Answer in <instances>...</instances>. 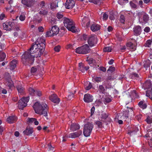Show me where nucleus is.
I'll use <instances>...</instances> for the list:
<instances>
[{
  "label": "nucleus",
  "mask_w": 152,
  "mask_h": 152,
  "mask_svg": "<svg viewBox=\"0 0 152 152\" xmlns=\"http://www.w3.org/2000/svg\"><path fill=\"white\" fill-rule=\"evenodd\" d=\"M83 100L86 103H90L93 101V96L90 94H87L84 95Z\"/></svg>",
  "instance_id": "13"
},
{
  "label": "nucleus",
  "mask_w": 152,
  "mask_h": 152,
  "mask_svg": "<svg viewBox=\"0 0 152 152\" xmlns=\"http://www.w3.org/2000/svg\"><path fill=\"white\" fill-rule=\"evenodd\" d=\"M97 40L95 36L91 35L88 38V42L90 46L92 47L96 44Z\"/></svg>",
  "instance_id": "10"
},
{
  "label": "nucleus",
  "mask_w": 152,
  "mask_h": 152,
  "mask_svg": "<svg viewBox=\"0 0 152 152\" xmlns=\"http://www.w3.org/2000/svg\"><path fill=\"white\" fill-rule=\"evenodd\" d=\"M48 149L49 151L53 152L54 151V148L52 146L51 144H49L48 145Z\"/></svg>",
  "instance_id": "40"
},
{
  "label": "nucleus",
  "mask_w": 152,
  "mask_h": 152,
  "mask_svg": "<svg viewBox=\"0 0 152 152\" xmlns=\"http://www.w3.org/2000/svg\"><path fill=\"white\" fill-rule=\"evenodd\" d=\"M74 94H69L67 97V99L69 100H70L73 97Z\"/></svg>",
  "instance_id": "52"
},
{
  "label": "nucleus",
  "mask_w": 152,
  "mask_h": 152,
  "mask_svg": "<svg viewBox=\"0 0 152 152\" xmlns=\"http://www.w3.org/2000/svg\"><path fill=\"white\" fill-rule=\"evenodd\" d=\"M80 128V126L79 124L74 123L72 124L70 126V129L74 132L77 130L79 129Z\"/></svg>",
  "instance_id": "24"
},
{
  "label": "nucleus",
  "mask_w": 152,
  "mask_h": 152,
  "mask_svg": "<svg viewBox=\"0 0 152 152\" xmlns=\"http://www.w3.org/2000/svg\"><path fill=\"white\" fill-rule=\"evenodd\" d=\"M146 121L147 123L148 124H150L152 122V119L149 117H148L146 119Z\"/></svg>",
  "instance_id": "49"
},
{
  "label": "nucleus",
  "mask_w": 152,
  "mask_h": 152,
  "mask_svg": "<svg viewBox=\"0 0 152 152\" xmlns=\"http://www.w3.org/2000/svg\"><path fill=\"white\" fill-rule=\"evenodd\" d=\"M82 131H79L77 132H73L70 133L67 136V137L68 138H74L76 137L79 136L82 134Z\"/></svg>",
  "instance_id": "17"
},
{
  "label": "nucleus",
  "mask_w": 152,
  "mask_h": 152,
  "mask_svg": "<svg viewBox=\"0 0 152 152\" xmlns=\"http://www.w3.org/2000/svg\"><path fill=\"white\" fill-rule=\"evenodd\" d=\"M39 13L40 15H46L48 14V12L46 10H41L39 11Z\"/></svg>",
  "instance_id": "37"
},
{
  "label": "nucleus",
  "mask_w": 152,
  "mask_h": 152,
  "mask_svg": "<svg viewBox=\"0 0 152 152\" xmlns=\"http://www.w3.org/2000/svg\"><path fill=\"white\" fill-rule=\"evenodd\" d=\"M113 80V79L112 77V76L111 75H110V76H109L107 77L106 79V80H105L104 81H107L108 83H109L108 81L109 80L111 81V80Z\"/></svg>",
  "instance_id": "56"
},
{
  "label": "nucleus",
  "mask_w": 152,
  "mask_h": 152,
  "mask_svg": "<svg viewBox=\"0 0 152 152\" xmlns=\"http://www.w3.org/2000/svg\"><path fill=\"white\" fill-rule=\"evenodd\" d=\"M28 122L30 123H33V122H34V121L36 120V118H28Z\"/></svg>",
  "instance_id": "47"
},
{
  "label": "nucleus",
  "mask_w": 152,
  "mask_h": 152,
  "mask_svg": "<svg viewBox=\"0 0 152 152\" xmlns=\"http://www.w3.org/2000/svg\"><path fill=\"white\" fill-rule=\"evenodd\" d=\"M45 41L42 38H38L27 51L21 56L22 61L25 65L31 64L34 63V57H40L45 50Z\"/></svg>",
  "instance_id": "1"
},
{
  "label": "nucleus",
  "mask_w": 152,
  "mask_h": 152,
  "mask_svg": "<svg viewBox=\"0 0 152 152\" xmlns=\"http://www.w3.org/2000/svg\"><path fill=\"white\" fill-rule=\"evenodd\" d=\"M129 49H130L132 51H134L136 49V46L133 44H132V45H131V46L129 48Z\"/></svg>",
  "instance_id": "48"
},
{
  "label": "nucleus",
  "mask_w": 152,
  "mask_h": 152,
  "mask_svg": "<svg viewBox=\"0 0 152 152\" xmlns=\"http://www.w3.org/2000/svg\"><path fill=\"white\" fill-rule=\"evenodd\" d=\"M79 69L82 72H84L85 71L88 70L89 69V66H85L84 64L82 63L79 64Z\"/></svg>",
  "instance_id": "18"
},
{
  "label": "nucleus",
  "mask_w": 152,
  "mask_h": 152,
  "mask_svg": "<svg viewBox=\"0 0 152 152\" xmlns=\"http://www.w3.org/2000/svg\"><path fill=\"white\" fill-rule=\"evenodd\" d=\"M134 34L136 36L140 35L142 32V29L140 26H137L133 28Z\"/></svg>",
  "instance_id": "15"
},
{
  "label": "nucleus",
  "mask_w": 152,
  "mask_h": 152,
  "mask_svg": "<svg viewBox=\"0 0 152 152\" xmlns=\"http://www.w3.org/2000/svg\"><path fill=\"white\" fill-rule=\"evenodd\" d=\"M49 99L50 100L55 103L58 104L60 102L59 98L56 94L51 95L49 96Z\"/></svg>",
  "instance_id": "12"
},
{
  "label": "nucleus",
  "mask_w": 152,
  "mask_h": 152,
  "mask_svg": "<svg viewBox=\"0 0 152 152\" xmlns=\"http://www.w3.org/2000/svg\"><path fill=\"white\" fill-rule=\"evenodd\" d=\"M86 26L87 28L89 27L90 25V21L87 17H84L82 20V25L83 26Z\"/></svg>",
  "instance_id": "16"
},
{
  "label": "nucleus",
  "mask_w": 152,
  "mask_h": 152,
  "mask_svg": "<svg viewBox=\"0 0 152 152\" xmlns=\"http://www.w3.org/2000/svg\"><path fill=\"white\" fill-rule=\"evenodd\" d=\"M17 61L16 60H12L10 63V69L11 70H13L16 66Z\"/></svg>",
  "instance_id": "25"
},
{
  "label": "nucleus",
  "mask_w": 152,
  "mask_h": 152,
  "mask_svg": "<svg viewBox=\"0 0 152 152\" xmlns=\"http://www.w3.org/2000/svg\"><path fill=\"white\" fill-rule=\"evenodd\" d=\"M94 81L97 83L100 82L102 80V78L101 77H96L94 78Z\"/></svg>",
  "instance_id": "44"
},
{
  "label": "nucleus",
  "mask_w": 152,
  "mask_h": 152,
  "mask_svg": "<svg viewBox=\"0 0 152 152\" xmlns=\"http://www.w3.org/2000/svg\"><path fill=\"white\" fill-rule=\"evenodd\" d=\"M86 61H88V63L90 65L91 64L94 63L95 62V61L93 58L88 57L87 58Z\"/></svg>",
  "instance_id": "32"
},
{
  "label": "nucleus",
  "mask_w": 152,
  "mask_h": 152,
  "mask_svg": "<svg viewBox=\"0 0 152 152\" xmlns=\"http://www.w3.org/2000/svg\"><path fill=\"white\" fill-rule=\"evenodd\" d=\"M91 29L93 32L98 31L100 29V26L97 24H93L91 26Z\"/></svg>",
  "instance_id": "20"
},
{
  "label": "nucleus",
  "mask_w": 152,
  "mask_h": 152,
  "mask_svg": "<svg viewBox=\"0 0 152 152\" xmlns=\"http://www.w3.org/2000/svg\"><path fill=\"white\" fill-rule=\"evenodd\" d=\"M152 40L150 39L147 40L144 46L145 47H150L152 43Z\"/></svg>",
  "instance_id": "34"
},
{
  "label": "nucleus",
  "mask_w": 152,
  "mask_h": 152,
  "mask_svg": "<svg viewBox=\"0 0 152 152\" xmlns=\"http://www.w3.org/2000/svg\"><path fill=\"white\" fill-rule=\"evenodd\" d=\"M3 28L4 29L7 30H10V26H9L8 24L4 23L3 24Z\"/></svg>",
  "instance_id": "36"
},
{
  "label": "nucleus",
  "mask_w": 152,
  "mask_h": 152,
  "mask_svg": "<svg viewBox=\"0 0 152 152\" xmlns=\"http://www.w3.org/2000/svg\"><path fill=\"white\" fill-rule=\"evenodd\" d=\"M112 48L110 47H106L104 48L103 50L105 52H110L112 50Z\"/></svg>",
  "instance_id": "38"
},
{
  "label": "nucleus",
  "mask_w": 152,
  "mask_h": 152,
  "mask_svg": "<svg viewBox=\"0 0 152 152\" xmlns=\"http://www.w3.org/2000/svg\"><path fill=\"white\" fill-rule=\"evenodd\" d=\"M92 86L91 83L89 82H86L84 84V88L86 90H89L90 89Z\"/></svg>",
  "instance_id": "26"
},
{
  "label": "nucleus",
  "mask_w": 152,
  "mask_h": 152,
  "mask_svg": "<svg viewBox=\"0 0 152 152\" xmlns=\"http://www.w3.org/2000/svg\"><path fill=\"white\" fill-rule=\"evenodd\" d=\"M151 84L149 82H145L143 85V87L144 89L150 88L151 87Z\"/></svg>",
  "instance_id": "33"
},
{
  "label": "nucleus",
  "mask_w": 152,
  "mask_h": 152,
  "mask_svg": "<svg viewBox=\"0 0 152 152\" xmlns=\"http://www.w3.org/2000/svg\"><path fill=\"white\" fill-rule=\"evenodd\" d=\"M37 71V68L34 67H32L31 70V73H34L35 72Z\"/></svg>",
  "instance_id": "58"
},
{
  "label": "nucleus",
  "mask_w": 152,
  "mask_h": 152,
  "mask_svg": "<svg viewBox=\"0 0 152 152\" xmlns=\"http://www.w3.org/2000/svg\"><path fill=\"white\" fill-rule=\"evenodd\" d=\"M36 113L39 115H43L45 117L48 116V107L47 104L45 103H42L41 104L36 102L33 106Z\"/></svg>",
  "instance_id": "2"
},
{
  "label": "nucleus",
  "mask_w": 152,
  "mask_h": 152,
  "mask_svg": "<svg viewBox=\"0 0 152 152\" xmlns=\"http://www.w3.org/2000/svg\"><path fill=\"white\" fill-rule=\"evenodd\" d=\"M111 87V84L107 81H104L102 85H99L97 87L98 91L100 94H105L107 89L110 88Z\"/></svg>",
  "instance_id": "4"
},
{
  "label": "nucleus",
  "mask_w": 152,
  "mask_h": 152,
  "mask_svg": "<svg viewBox=\"0 0 152 152\" xmlns=\"http://www.w3.org/2000/svg\"><path fill=\"white\" fill-rule=\"evenodd\" d=\"M90 36L85 34H84L83 35V39L84 40H86L87 39H88V38Z\"/></svg>",
  "instance_id": "61"
},
{
  "label": "nucleus",
  "mask_w": 152,
  "mask_h": 152,
  "mask_svg": "<svg viewBox=\"0 0 152 152\" xmlns=\"http://www.w3.org/2000/svg\"><path fill=\"white\" fill-rule=\"evenodd\" d=\"M150 30V28L148 27H146L144 28V31L146 32H148Z\"/></svg>",
  "instance_id": "64"
},
{
  "label": "nucleus",
  "mask_w": 152,
  "mask_h": 152,
  "mask_svg": "<svg viewBox=\"0 0 152 152\" xmlns=\"http://www.w3.org/2000/svg\"><path fill=\"white\" fill-rule=\"evenodd\" d=\"M35 20L38 23L41 22L42 20L41 17H40L38 15L35 17Z\"/></svg>",
  "instance_id": "45"
},
{
  "label": "nucleus",
  "mask_w": 152,
  "mask_h": 152,
  "mask_svg": "<svg viewBox=\"0 0 152 152\" xmlns=\"http://www.w3.org/2000/svg\"><path fill=\"white\" fill-rule=\"evenodd\" d=\"M130 77L132 79L137 80L139 78V75L136 73L132 72L130 75Z\"/></svg>",
  "instance_id": "27"
},
{
  "label": "nucleus",
  "mask_w": 152,
  "mask_h": 152,
  "mask_svg": "<svg viewBox=\"0 0 152 152\" xmlns=\"http://www.w3.org/2000/svg\"><path fill=\"white\" fill-rule=\"evenodd\" d=\"M58 7L57 3H56V2H53L51 4L50 7L52 9H53Z\"/></svg>",
  "instance_id": "35"
},
{
  "label": "nucleus",
  "mask_w": 152,
  "mask_h": 152,
  "mask_svg": "<svg viewBox=\"0 0 152 152\" xmlns=\"http://www.w3.org/2000/svg\"><path fill=\"white\" fill-rule=\"evenodd\" d=\"M63 19V23L65 27L69 31L73 33L76 32V29L72 20L66 18H64Z\"/></svg>",
  "instance_id": "3"
},
{
  "label": "nucleus",
  "mask_w": 152,
  "mask_h": 152,
  "mask_svg": "<svg viewBox=\"0 0 152 152\" xmlns=\"http://www.w3.org/2000/svg\"><path fill=\"white\" fill-rule=\"evenodd\" d=\"M142 115L141 114H139L137 115L136 117V118L137 120L139 121H141L142 118Z\"/></svg>",
  "instance_id": "50"
},
{
  "label": "nucleus",
  "mask_w": 152,
  "mask_h": 152,
  "mask_svg": "<svg viewBox=\"0 0 152 152\" xmlns=\"http://www.w3.org/2000/svg\"><path fill=\"white\" fill-rule=\"evenodd\" d=\"M60 46H57L54 48V50L56 52H58L60 51Z\"/></svg>",
  "instance_id": "54"
},
{
  "label": "nucleus",
  "mask_w": 152,
  "mask_h": 152,
  "mask_svg": "<svg viewBox=\"0 0 152 152\" xmlns=\"http://www.w3.org/2000/svg\"><path fill=\"white\" fill-rule=\"evenodd\" d=\"M4 83L5 85L8 86L10 89L14 86V84L12 80L10 74L8 72H6L4 76Z\"/></svg>",
  "instance_id": "7"
},
{
  "label": "nucleus",
  "mask_w": 152,
  "mask_h": 152,
  "mask_svg": "<svg viewBox=\"0 0 152 152\" xmlns=\"http://www.w3.org/2000/svg\"><path fill=\"white\" fill-rule=\"evenodd\" d=\"M29 91L30 94H32L35 93L36 91H35L33 88H30L29 89Z\"/></svg>",
  "instance_id": "53"
},
{
  "label": "nucleus",
  "mask_w": 152,
  "mask_h": 152,
  "mask_svg": "<svg viewBox=\"0 0 152 152\" xmlns=\"http://www.w3.org/2000/svg\"><path fill=\"white\" fill-rule=\"evenodd\" d=\"M6 17L4 13H2L0 15V20H2Z\"/></svg>",
  "instance_id": "55"
},
{
  "label": "nucleus",
  "mask_w": 152,
  "mask_h": 152,
  "mask_svg": "<svg viewBox=\"0 0 152 152\" xmlns=\"http://www.w3.org/2000/svg\"><path fill=\"white\" fill-rule=\"evenodd\" d=\"M59 30V28L57 26L55 25L52 26L49 28V30L46 32V37H52L56 35L58 33Z\"/></svg>",
  "instance_id": "5"
},
{
  "label": "nucleus",
  "mask_w": 152,
  "mask_h": 152,
  "mask_svg": "<svg viewBox=\"0 0 152 152\" xmlns=\"http://www.w3.org/2000/svg\"><path fill=\"white\" fill-rule=\"evenodd\" d=\"M149 17L148 15L145 14L143 15V20L145 22H147L149 20Z\"/></svg>",
  "instance_id": "43"
},
{
  "label": "nucleus",
  "mask_w": 152,
  "mask_h": 152,
  "mask_svg": "<svg viewBox=\"0 0 152 152\" xmlns=\"http://www.w3.org/2000/svg\"><path fill=\"white\" fill-rule=\"evenodd\" d=\"M115 70V67L111 66L109 67V68L107 69V71L109 73H112L114 72Z\"/></svg>",
  "instance_id": "42"
},
{
  "label": "nucleus",
  "mask_w": 152,
  "mask_h": 152,
  "mask_svg": "<svg viewBox=\"0 0 152 152\" xmlns=\"http://www.w3.org/2000/svg\"><path fill=\"white\" fill-rule=\"evenodd\" d=\"M100 118L102 119L105 120L108 117V114L104 112L102 113L100 115Z\"/></svg>",
  "instance_id": "29"
},
{
  "label": "nucleus",
  "mask_w": 152,
  "mask_h": 152,
  "mask_svg": "<svg viewBox=\"0 0 152 152\" xmlns=\"http://www.w3.org/2000/svg\"><path fill=\"white\" fill-rule=\"evenodd\" d=\"M146 95L152 100V91L151 90H147L146 91Z\"/></svg>",
  "instance_id": "31"
},
{
  "label": "nucleus",
  "mask_w": 152,
  "mask_h": 152,
  "mask_svg": "<svg viewBox=\"0 0 152 152\" xmlns=\"http://www.w3.org/2000/svg\"><path fill=\"white\" fill-rule=\"evenodd\" d=\"M108 17V15L106 13H105L103 15V19L104 20H106Z\"/></svg>",
  "instance_id": "62"
},
{
  "label": "nucleus",
  "mask_w": 152,
  "mask_h": 152,
  "mask_svg": "<svg viewBox=\"0 0 152 152\" xmlns=\"http://www.w3.org/2000/svg\"><path fill=\"white\" fill-rule=\"evenodd\" d=\"M90 49L87 44L80 47H79L75 49V52L79 54H86L89 52Z\"/></svg>",
  "instance_id": "8"
},
{
  "label": "nucleus",
  "mask_w": 152,
  "mask_h": 152,
  "mask_svg": "<svg viewBox=\"0 0 152 152\" xmlns=\"http://www.w3.org/2000/svg\"><path fill=\"white\" fill-rule=\"evenodd\" d=\"M56 16L57 17V18L58 19H61L63 17V15L62 14H61V12H58L56 14Z\"/></svg>",
  "instance_id": "41"
},
{
  "label": "nucleus",
  "mask_w": 152,
  "mask_h": 152,
  "mask_svg": "<svg viewBox=\"0 0 152 152\" xmlns=\"http://www.w3.org/2000/svg\"><path fill=\"white\" fill-rule=\"evenodd\" d=\"M35 93L39 96L42 95L41 92L39 90L36 91Z\"/></svg>",
  "instance_id": "59"
},
{
  "label": "nucleus",
  "mask_w": 152,
  "mask_h": 152,
  "mask_svg": "<svg viewBox=\"0 0 152 152\" xmlns=\"http://www.w3.org/2000/svg\"><path fill=\"white\" fill-rule=\"evenodd\" d=\"M34 0H21V3L26 7H31L33 5Z\"/></svg>",
  "instance_id": "14"
},
{
  "label": "nucleus",
  "mask_w": 152,
  "mask_h": 152,
  "mask_svg": "<svg viewBox=\"0 0 152 152\" xmlns=\"http://www.w3.org/2000/svg\"><path fill=\"white\" fill-rule=\"evenodd\" d=\"M17 120L16 117L14 116L9 117L7 119V121L10 124H12L15 122Z\"/></svg>",
  "instance_id": "23"
},
{
  "label": "nucleus",
  "mask_w": 152,
  "mask_h": 152,
  "mask_svg": "<svg viewBox=\"0 0 152 152\" xmlns=\"http://www.w3.org/2000/svg\"><path fill=\"white\" fill-rule=\"evenodd\" d=\"M29 100V96L26 97H23L19 101L18 107L19 109L23 110V108L26 106L27 103Z\"/></svg>",
  "instance_id": "9"
},
{
  "label": "nucleus",
  "mask_w": 152,
  "mask_h": 152,
  "mask_svg": "<svg viewBox=\"0 0 152 152\" xmlns=\"http://www.w3.org/2000/svg\"><path fill=\"white\" fill-rule=\"evenodd\" d=\"M128 113H129L128 110H124L122 113L123 114L121 116V118L125 121H126L128 118Z\"/></svg>",
  "instance_id": "22"
},
{
  "label": "nucleus",
  "mask_w": 152,
  "mask_h": 152,
  "mask_svg": "<svg viewBox=\"0 0 152 152\" xmlns=\"http://www.w3.org/2000/svg\"><path fill=\"white\" fill-rule=\"evenodd\" d=\"M136 2L137 1L136 0H134L130 2L129 4L132 8H137V6L135 4Z\"/></svg>",
  "instance_id": "30"
},
{
  "label": "nucleus",
  "mask_w": 152,
  "mask_h": 152,
  "mask_svg": "<svg viewBox=\"0 0 152 152\" xmlns=\"http://www.w3.org/2000/svg\"><path fill=\"white\" fill-rule=\"evenodd\" d=\"M16 88L19 95H23L24 93L25 88L21 84L18 85Z\"/></svg>",
  "instance_id": "21"
},
{
  "label": "nucleus",
  "mask_w": 152,
  "mask_h": 152,
  "mask_svg": "<svg viewBox=\"0 0 152 152\" xmlns=\"http://www.w3.org/2000/svg\"><path fill=\"white\" fill-rule=\"evenodd\" d=\"M25 19V17L24 15H21L19 17L20 20L21 21H24Z\"/></svg>",
  "instance_id": "60"
},
{
  "label": "nucleus",
  "mask_w": 152,
  "mask_h": 152,
  "mask_svg": "<svg viewBox=\"0 0 152 152\" xmlns=\"http://www.w3.org/2000/svg\"><path fill=\"white\" fill-rule=\"evenodd\" d=\"M33 132V128L29 126L27 127L26 129L23 132L24 134L28 136H31Z\"/></svg>",
  "instance_id": "19"
},
{
  "label": "nucleus",
  "mask_w": 152,
  "mask_h": 152,
  "mask_svg": "<svg viewBox=\"0 0 152 152\" xmlns=\"http://www.w3.org/2000/svg\"><path fill=\"white\" fill-rule=\"evenodd\" d=\"M93 127V124L90 123H88L84 125L83 134L85 137H88L90 135Z\"/></svg>",
  "instance_id": "6"
},
{
  "label": "nucleus",
  "mask_w": 152,
  "mask_h": 152,
  "mask_svg": "<svg viewBox=\"0 0 152 152\" xmlns=\"http://www.w3.org/2000/svg\"><path fill=\"white\" fill-rule=\"evenodd\" d=\"M51 23L53 24H56V20L54 18H53L51 20Z\"/></svg>",
  "instance_id": "57"
},
{
  "label": "nucleus",
  "mask_w": 152,
  "mask_h": 152,
  "mask_svg": "<svg viewBox=\"0 0 152 152\" xmlns=\"http://www.w3.org/2000/svg\"><path fill=\"white\" fill-rule=\"evenodd\" d=\"M75 2L74 0H66L65 3V7L67 9H71L75 5Z\"/></svg>",
  "instance_id": "11"
},
{
  "label": "nucleus",
  "mask_w": 152,
  "mask_h": 152,
  "mask_svg": "<svg viewBox=\"0 0 152 152\" xmlns=\"http://www.w3.org/2000/svg\"><path fill=\"white\" fill-rule=\"evenodd\" d=\"M95 123L99 128H101L102 126V124L101 121H97L95 122Z\"/></svg>",
  "instance_id": "46"
},
{
  "label": "nucleus",
  "mask_w": 152,
  "mask_h": 152,
  "mask_svg": "<svg viewBox=\"0 0 152 152\" xmlns=\"http://www.w3.org/2000/svg\"><path fill=\"white\" fill-rule=\"evenodd\" d=\"M95 110V108L94 106H93L91 110V116H92L94 114Z\"/></svg>",
  "instance_id": "51"
},
{
  "label": "nucleus",
  "mask_w": 152,
  "mask_h": 152,
  "mask_svg": "<svg viewBox=\"0 0 152 152\" xmlns=\"http://www.w3.org/2000/svg\"><path fill=\"white\" fill-rule=\"evenodd\" d=\"M6 57L5 53L2 51H0V61H3Z\"/></svg>",
  "instance_id": "28"
},
{
  "label": "nucleus",
  "mask_w": 152,
  "mask_h": 152,
  "mask_svg": "<svg viewBox=\"0 0 152 152\" xmlns=\"http://www.w3.org/2000/svg\"><path fill=\"white\" fill-rule=\"evenodd\" d=\"M1 92L2 93L4 94H6L7 93V91L5 89L3 88H2L1 90Z\"/></svg>",
  "instance_id": "63"
},
{
  "label": "nucleus",
  "mask_w": 152,
  "mask_h": 152,
  "mask_svg": "<svg viewBox=\"0 0 152 152\" xmlns=\"http://www.w3.org/2000/svg\"><path fill=\"white\" fill-rule=\"evenodd\" d=\"M120 20L121 23H124L125 21L124 16L123 15H121L120 17Z\"/></svg>",
  "instance_id": "39"
}]
</instances>
